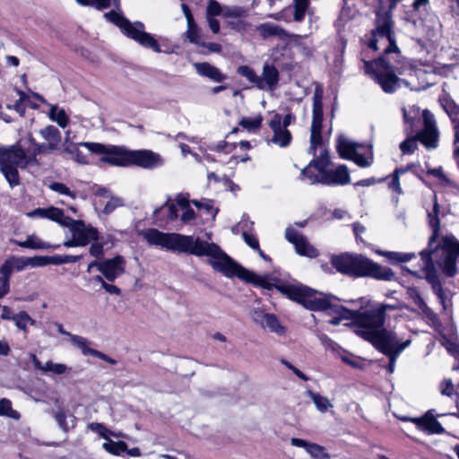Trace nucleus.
Instances as JSON below:
<instances>
[{"mask_svg": "<svg viewBox=\"0 0 459 459\" xmlns=\"http://www.w3.org/2000/svg\"><path fill=\"white\" fill-rule=\"evenodd\" d=\"M144 238L149 244L160 246L172 252L212 257L210 264L213 270L225 277L230 279L236 277L246 283L267 290L275 289L290 300L310 311L330 312L333 308V301L338 299L332 294L320 292L301 283L291 284L277 277H271L270 274L260 276L236 262L217 244L209 243L200 238H195L193 236L179 233H165L157 229H149Z\"/></svg>", "mask_w": 459, "mask_h": 459, "instance_id": "f257e3e1", "label": "nucleus"}, {"mask_svg": "<svg viewBox=\"0 0 459 459\" xmlns=\"http://www.w3.org/2000/svg\"><path fill=\"white\" fill-rule=\"evenodd\" d=\"M439 205L434 196L432 212L428 213L429 223L432 234L429 238L428 247L420 251V264L419 270H411L403 266L411 273L425 277L431 284L444 310L452 307V294L441 286L437 270L447 277H454L458 273L459 242L452 236L440 235V222L437 218Z\"/></svg>", "mask_w": 459, "mask_h": 459, "instance_id": "f03ea898", "label": "nucleus"}, {"mask_svg": "<svg viewBox=\"0 0 459 459\" xmlns=\"http://www.w3.org/2000/svg\"><path fill=\"white\" fill-rule=\"evenodd\" d=\"M79 146L87 148L91 153L103 154L100 160L115 167H139L152 169L162 165L160 155L147 149L128 150L123 146H106L93 142L70 143L63 152L72 155L75 162L82 165L89 163V157L79 149Z\"/></svg>", "mask_w": 459, "mask_h": 459, "instance_id": "7ed1b4c3", "label": "nucleus"}, {"mask_svg": "<svg viewBox=\"0 0 459 459\" xmlns=\"http://www.w3.org/2000/svg\"><path fill=\"white\" fill-rule=\"evenodd\" d=\"M403 120L411 127L403 141V154L413 153L420 143L427 150L438 146L439 130L435 116L428 109L422 112L413 107L408 113L403 112Z\"/></svg>", "mask_w": 459, "mask_h": 459, "instance_id": "20e7f679", "label": "nucleus"}, {"mask_svg": "<svg viewBox=\"0 0 459 459\" xmlns=\"http://www.w3.org/2000/svg\"><path fill=\"white\" fill-rule=\"evenodd\" d=\"M332 266L340 273L352 278H372L391 281L394 275L389 267H383L368 257L357 253H341L332 255Z\"/></svg>", "mask_w": 459, "mask_h": 459, "instance_id": "39448f33", "label": "nucleus"}, {"mask_svg": "<svg viewBox=\"0 0 459 459\" xmlns=\"http://www.w3.org/2000/svg\"><path fill=\"white\" fill-rule=\"evenodd\" d=\"M104 17L118 27L126 37L134 40L143 48L152 49L155 53L162 52L159 41L144 30L145 27L142 22L132 23L126 17L114 10L105 13Z\"/></svg>", "mask_w": 459, "mask_h": 459, "instance_id": "423d86ee", "label": "nucleus"}, {"mask_svg": "<svg viewBox=\"0 0 459 459\" xmlns=\"http://www.w3.org/2000/svg\"><path fill=\"white\" fill-rule=\"evenodd\" d=\"M0 164L25 169L29 165H39V160L25 136L9 147H0Z\"/></svg>", "mask_w": 459, "mask_h": 459, "instance_id": "0eeeda50", "label": "nucleus"}, {"mask_svg": "<svg viewBox=\"0 0 459 459\" xmlns=\"http://www.w3.org/2000/svg\"><path fill=\"white\" fill-rule=\"evenodd\" d=\"M39 134L46 143L37 142L31 133L26 135V143L30 144L36 157L39 155L52 154L60 149L62 134L56 126L48 125L41 128Z\"/></svg>", "mask_w": 459, "mask_h": 459, "instance_id": "6e6552de", "label": "nucleus"}, {"mask_svg": "<svg viewBox=\"0 0 459 459\" xmlns=\"http://www.w3.org/2000/svg\"><path fill=\"white\" fill-rule=\"evenodd\" d=\"M397 308V306L380 304L368 309H359L354 325L361 328L359 331H370L384 326L385 323L386 310Z\"/></svg>", "mask_w": 459, "mask_h": 459, "instance_id": "1a4fd4ad", "label": "nucleus"}, {"mask_svg": "<svg viewBox=\"0 0 459 459\" xmlns=\"http://www.w3.org/2000/svg\"><path fill=\"white\" fill-rule=\"evenodd\" d=\"M324 111H323V90L316 86L313 95V110L310 134V152L316 154L317 147L323 143L322 127H323Z\"/></svg>", "mask_w": 459, "mask_h": 459, "instance_id": "9d476101", "label": "nucleus"}, {"mask_svg": "<svg viewBox=\"0 0 459 459\" xmlns=\"http://www.w3.org/2000/svg\"><path fill=\"white\" fill-rule=\"evenodd\" d=\"M356 333L385 355H389L391 352L397 351L400 344L394 342L392 333L384 326L370 331H356Z\"/></svg>", "mask_w": 459, "mask_h": 459, "instance_id": "9b49d317", "label": "nucleus"}, {"mask_svg": "<svg viewBox=\"0 0 459 459\" xmlns=\"http://www.w3.org/2000/svg\"><path fill=\"white\" fill-rule=\"evenodd\" d=\"M126 261L121 255L100 260V273L109 282L115 281L126 272Z\"/></svg>", "mask_w": 459, "mask_h": 459, "instance_id": "f8f14e48", "label": "nucleus"}, {"mask_svg": "<svg viewBox=\"0 0 459 459\" xmlns=\"http://www.w3.org/2000/svg\"><path fill=\"white\" fill-rule=\"evenodd\" d=\"M66 221L72 222L70 227L72 235L75 236V238L81 242L82 247H85L91 241H97L100 239V237L99 230L91 225L87 226L83 221L73 220L70 217H66Z\"/></svg>", "mask_w": 459, "mask_h": 459, "instance_id": "ddd939ff", "label": "nucleus"}, {"mask_svg": "<svg viewBox=\"0 0 459 459\" xmlns=\"http://www.w3.org/2000/svg\"><path fill=\"white\" fill-rule=\"evenodd\" d=\"M269 126L273 132L271 142L281 148L288 147L292 141V134L288 128L281 127V115L275 113L269 122Z\"/></svg>", "mask_w": 459, "mask_h": 459, "instance_id": "4468645a", "label": "nucleus"}, {"mask_svg": "<svg viewBox=\"0 0 459 459\" xmlns=\"http://www.w3.org/2000/svg\"><path fill=\"white\" fill-rule=\"evenodd\" d=\"M411 420L416 422L419 428L429 434H442L445 429L433 414V410L428 411L420 419H408L403 417V421Z\"/></svg>", "mask_w": 459, "mask_h": 459, "instance_id": "2eb2a0df", "label": "nucleus"}, {"mask_svg": "<svg viewBox=\"0 0 459 459\" xmlns=\"http://www.w3.org/2000/svg\"><path fill=\"white\" fill-rule=\"evenodd\" d=\"M30 218L40 217L51 220L55 222L59 223L62 226H69L66 221L64 211L60 208L49 206L47 208H36L27 213Z\"/></svg>", "mask_w": 459, "mask_h": 459, "instance_id": "dca6fc26", "label": "nucleus"}, {"mask_svg": "<svg viewBox=\"0 0 459 459\" xmlns=\"http://www.w3.org/2000/svg\"><path fill=\"white\" fill-rule=\"evenodd\" d=\"M351 182V177L346 165H339L335 169H329L322 177V184L332 186H345Z\"/></svg>", "mask_w": 459, "mask_h": 459, "instance_id": "f3484780", "label": "nucleus"}, {"mask_svg": "<svg viewBox=\"0 0 459 459\" xmlns=\"http://www.w3.org/2000/svg\"><path fill=\"white\" fill-rule=\"evenodd\" d=\"M178 218V209L174 204L170 203L169 197L163 205L156 208L153 211V219L160 226H161L162 224L172 222L176 221Z\"/></svg>", "mask_w": 459, "mask_h": 459, "instance_id": "a211bd4d", "label": "nucleus"}, {"mask_svg": "<svg viewBox=\"0 0 459 459\" xmlns=\"http://www.w3.org/2000/svg\"><path fill=\"white\" fill-rule=\"evenodd\" d=\"M280 80L279 71L273 65L265 63L263 66L262 76H260L261 83L257 84L259 90H264L266 87L269 90H275L278 86Z\"/></svg>", "mask_w": 459, "mask_h": 459, "instance_id": "6ab92c4d", "label": "nucleus"}, {"mask_svg": "<svg viewBox=\"0 0 459 459\" xmlns=\"http://www.w3.org/2000/svg\"><path fill=\"white\" fill-rule=\"evenodd\" d=\"M195 68L199 75L207 77L215 82H221L226 79V75L210 63H195Z\"/></svg>", "mask_w": 459, "mask_h": 459, "instance_id": "aec40b11", "label": "nucleus"}, {"mask_svg": "<svg viewBox=\"0 0 459 459\" xmlns=\"http://www.w3.org/2000/svg\"><path fill=\"white\" fill-rule=\"evenodd\" d=\"M360 145L354 142H350L343 136H339L336 140V151L340 158L350 160Z\"/></svg>", "mask_w": 459, "mask_h": 459, "instance_id": "412c9836", "label": "nucleus"}, {"mask_svg": "<svg viewBox=\"0 0 459 459\" xmlns=\"http://www.w3.org/2000/svg\"><path fill=\"white\" fill-rule=\"evenodd\" d=\"M262 316L263 320L261 325L263 327H267L271 332L278 334H283L285 333V327L281 325L276 315L264 313Z\"/></svg>", "mask_w": 459, "mask_h": 459, "instance_id": "4be33fe9", "label": "nucleus"}, {"mask_svg": "<svg viewBox=\"0 0 459 459\" xmlns=\"http://www.w3.org/2000/svg\"><path fill=\"white\" fill-rule=\"evenodd\" d=\"M260 35L264 39L277 36L280 39L287 37L286 31L280 26L271 23H263L258 27Z\"/></svg>", "mask_w": 459, "mask_h": 459, "instance_id": "5701e85b", "label": "nucleus"}, {"mask_svg": "<svg viewBox=\"0 0 459 459\" xmlns=\"http://www.w3.org/2000/svg\"><path fill=\"white\" fill-rule=\"evenodd\" d=\"M310 167L317 170L318 173L324 177L325 172H327V169L331 164V159L327 151H324L318 157L314 158L309 161Z\"/></svg>", "mask_w": 459, "mask_h": 459, "instance_id": "b1692460", "label": "nucleus"}, {"mask_svg": "<svg viewBox=\"0 0 459 459\" xmlns=\"http://www.w3.org/2000/svg\"><path fill=\"white\" fill-rule=\"evenodd\" d=\"M17 168L19 166L0 164V170L12 187L19 186L21 183Z\"/></svg>", "mask_w": 459, "mask_h": 459, "instance_id": "393cba45", "label": "nucleus"}, {"mask_svg": "<svg viewBox=\"0 0 459 459\" xmlns=\"http://www.w3.org/2000/svg\"><path fill=\"white\" fill-rule=\"evenodd\" d=\"M70 341L74 347L81 350L83 355L94 357L97 350L90 348L91 342L86 338L77 334H70Z\"/></svg>", "mask_w": 459, "mask_h": 459, "instance_id": "a878e982", "label": "nucleus"}, {"mask_svg": "<svg viewBox=\"0 0 459 459\" xmlns=\"http://www.w3.org/2000/svg\"><path fill=\"white\" fill-rule=\"evenodd\" d=\"M294 247L296 252L302 256L316 258L319 255L318 250L313 247L305 237L299 239Z\"/></svg>", "mask_w": 459, "mask_h": 459, "instance_id": "bb28decb", "label": "nucleus"}, {"mask_svg": "<svg viewBox=\"0 0 459 459\" xmlns=\"http://www.w3.org/2000/svg\"><path fill=\"white\" fill-rule=\"evenodd\" d=\"M358 313L359 309H350L342 305L334 303L333 305L332 310L328 312L329 315H340L342 320H351L353 325L355 324Z\"/></svg>", "mask_w": 459, "mask_h": 459, "instance_id": "cd10ccee", "label": "nucleus"}, {"mask_svg": "<svg viewBox=\"0 0 459 459\" xmlns=\"http://www.w3.org/2000/svg\"><path fill=\"white\" fill-rule=\"evenodd\" d=\"M48 116L49 118L56 122L61 128H65L69 125L70 118L63 108L52 106L49 109Z\"/></svg>", "mask_w": 459, "mask_h": 459, "instance_id": "c85d7f7f", "label": "nucleus"}, {"mask_svg": "<svg viewBox=\"0 0 459 459\" xmlns=\"http://www.w3.org/2000/svg\"><path fill=\"white\" fill-rule=\"evenodd\" d=\"M9 267L10 272L13 273L14 270L17 272L24 270L27 266H30L28 257L21 256L16 257L12 255L5 259L2 265H6Z\"/></svg>", "mask_w": 459, "mask_h": 459, "instance_id": "c756f323", "label": "nucleus"}, {"mask_svg": "<svg viewBox=\"0 0 459 459\" xmlns=\"http://www.w3.org/2000/svg\"><path fill=\"white\" fill-rule=\"evenodd\" d=\"M13 321L15 323L17 328L25 333L28 331V324L34 325L36 323V321L24 310L13 315Z\"/></svg>", "mask_w": 459, "mask_h": 459, "instance_id": "7c9ffc66", "label": "nucleus"}, {"mask_svg": "<svg viewBox=\"0 0 459 459\" xmlns=\"http://www.w3.org/2000/svg\"><path fill=\"white\" fill-rule=\"evenodd\" d=\"M0 296L4 298L10 291V279L12 276V273L7 264L0 266Z\"/></svg>", "mask_w": 459, "mask_h": 459, "instance_id": "2f4dec72", "label": "nucleus"}, {"mask_svg": "<svg viewBox=\"0 0 459 459\" xmlns=\"http://www.w3.org/2000/svg\"><path fill=\"white\" fill-rule=\"evenodd\" d=\"M262 123L263 117L259 114L255 117H242L238 122V126L248 132H255L262 127Z\"/></svg>", "mask_w": 459, "mask_h": 459, "instance_id": "473e14b6", "label": "nucleus"}, {"mask_svg": "<svg viewBox=\"0 0 459 459\" xmlns=\"http://www.w3.org/2000/svg\"><path fill=\"white\" fill-rule=\"evenodd\" d=\"M294 14L293 20L300 22L305 19L307 11L310 5V0H293Z\"/></svg>", "mask_w": 459, "mask_h": 459, "instance_id": "72a5a7b5", "label": "nucleus"}, {"mask_svg": "<svg viewBox=\"0 0 459 459\" xmlns=\"http://www.w3.org/2000/svg\"><path fill=\"white\" fill-rule=\"evenodd\" d=\"M103 448L113 455H120L127 450V444L125 441H113L108 439L103 444Z\"/></svg>", "mask_w": 459, "mask_h": 459, "instance_id": "f704fd0d", "label": "nucleus"}, {"mask_svg": "<svg viewBox=\"0 0 459 459\" xmlns=\"http://www.w3.org/2000/svg\"><path fill=\"white\" fill-rule=\"evenodd\" d=\"M408 294L410 297L414 300L415 304L420 307L422 308L423 311H425L426 315L429 318L430 321L434 324L437 321V316L435 314H433L425 305L423 299L420 298L417 290L413 289L408 290Z\"/></svg>", "mask_w": 459, "mask_h": 459, "instance_id": "c9c22d12", "label": "nucleus"}, {"mask_svg": "<svg viewBox=\"0 0 459 459\" xmlns=\"http://www.w3.org/2000/svg\"><path fill=\"white\" fill-rule=\"evenodd\" d=\"M237 73L240 76L247 78L250 82L254 83L257 88V84L261 83L260 76H258L255 70L248 65H240L237 68Z\"/></svg>", "mask_w": 459, "mask_h": 459, "instance_id": "e433bc0d", "label": "nucleus"}, {"mask_svg": "<svg viewBox=\"0 0 459 459\" xmlns=\"http://www.w3.org/2000/svg\"><path fill=\"white\" fill-rule=\"evenodd\" d=\"M401 173H402V167L396 168L394 170V172L391 176V178L388 182V188L391 189L392 191L395 192V194H396V196H395V204H398V201H399L398 195L401 192V189H400V174Z\"/></svg>", "mask_w": 459, "mask_h": 459, "instance_id": "4c0bfd02", "label": "nucleus"}, {"mask_svg": "<svg viewBox=\"0 0 459 459\" xmlns=\"http://www.w3.org/2000/svg\"><path fill=\"white\" fill-rule=\"evenodd\" d=\"M299 178L302 180L307 178L311 184L322 183V176L314 172V169L310 167V163L301 169Z\"/></svg>", "mask_w": 459, "mask_h": 459, "instance_id": "58836bf2", "label": "nucleus"}, {"mask_svg": "<svg viewBox=\"0 0 459 459\" xmlns=\"http://www.w3.org/2000/svg\"><path fill=\"white\" fill-rule=\"evenodd\" d=\"M16 244L21 247L31 249H46L50 246L41 240H36L32 237H28L24 241H16Z\"/></svg>", "mask_w": 459, "mask_h": 459, "instance_id": "ea45409f", "label": "nucleus"}, {"mask_svg": "<svg viewBox=\"0 0 459 459\" xmlns=\"http://www.w3.org/2000/svg\"><path fill=\"white\" fill-rule=\"evenodd\" d=\"M308 393L315 405L320 411L325 412L329 409L331 403L327 397H324L321 394L314 393L312 391H309Z\"/></svg>", "mask_w": 459, "mask_h": 459, "instance_id": "a19ab883", "label": "nucleus"}, {"mask_svg": "<svg viewBox=\"0 0 459 459\" xmlns=\"http://www.w3.org/2000/svg\"><path fill=\"white\" fill-rule=\"evenodd\" d=\"M307 452L314 459H331L330 455L325 451V448L316 443H311Z\"/></svg>", "mask_w": 459, "mask_h": 459, "instance_id": "79ce46f5", "label": "nucleus"}, {"mask_svg": "<svg viewBox=\"0 0 459 459\" xmlns=\"http://www.w3.org/2000/svg\"><path fill=\"white\" fill-rule=\"evenodd\" d=\"M186 37L191 43L200 44L199 28L195 20L187 22Z\"/></svg>", "mask_w": 459, "mask_h": 459, "instance_id": "37998d69", "label": "nucleus"}, {"mask_svg": "<svg viewBox=\"0 0 459 459\" xmlns=\"http://www.w3.org/2000/svg\"><path fill=\"white\" fill-rule=\"evenodd\" d=\"M50 188L53 190V191H56L61 195H67L73 199H75L76 198V193L70 190V188L65 185L64 183H61V182H54L50 185Z\"/></svg>", "mask_w": 459, "mask_h": 459, "instance_id": "c03bdc74", "label": "nucleus"}, {"mask_svg": "<svg viewBox=\"0 0 459 459\" xmlns=\"http://www.w3.org/2000/svg\"><path fill=\"white\" fill-rule=\"evenodd\" d=\"M222 13L221 5L216 0H210L206 8V16H219Z\"/></svg>", "mask_w": 459, "mask_h": 459, "instance_id": "a18cd8bd", "label": "nucleus"}, {"mask_svg": "<svg viewBox=\"0 0 459 459\" xmlns=\"http://www.w3.org/2000/svg\"><path fill=\"white\" fill-rule=\"evenodd\" d=\"M242 238L245 243L254 250H259V240L256 236L249 234L247 230L242 232Z\"/></svg>", "mask_w": 459, "mask_h": 459, "instance_id": "49530a36", "label": "nucleus"}, {"mask_svg": "<svg viewBox=\"0 0 459 459\" xmlns=\"http://www.w3.org/2000/svg\"><path fill=\"white\" fill-rule=\"evenodd\" d=\"M285 238L290 243L295 246L299 239H302L304 238V236L301 235L292 227H288L285 230Z\"/></svg>", "mask_w": 459, "mask_h": 459, "instance_id": "de8ad7c7", "label": "nucleus"}, {"mask_svg": "<svg viewBox=\"0 0 459 459\" xmlns=\"http://www.w3.org/2000/svg\"><path fill=\"white\" fill-rule=\"evenodd\" d=\"M54 417H55L56 420L57 421L59 427L65 432H67L69 428H68V424L66 422V418H67L66 412L62 409L58 410L57 411L55 412Z\"/></svg>", "mask_w": 459, "mask_h": 459, "instance_id": "09e8293b", "label": "nucleus"}, {"mask_svg": "<svg viewBox=\"0 0 459 459\" xmlns=\"http://www.w3.org/2000/svg\"><path fill=\"white\" fill-rule=\"evenodd\" d=\"M90 255L96 257L100 258L104 255V244L101 242L94 241L89 249Z\"/></svg>", "mask_w": 459, "mask_h": 459, "instance_id": "8fccbe9b", "label": "nucleus"}, {"mask_svg": "<svg viewBox=\"0 0 459 459\" xmlns=\"http://www.w3.org/2000/svg\"><path fill=\"white\" fill-rule=\"evenodd\" d=\"M30 266L31 267H43L48 264L47 255H35L33 257H28Z\"/></svg>", "mask_w": 459, "mask_h": 459, "instance_id": "3c124183", "label": "nucleus"}, {"mask_svg": "<svg viewBox=\"0 0 459 459\" xmlns=\"http://www.w3.org/2000/svg\"><path fill=\"white\" fill-rule=\"evenodd\" d=\"M88 427L91 430L99 433L102 437L108 438L107 436L108 429L102 423L92 422Z\"/></svg>", "mask_w": 459, "mask_h": 459, "instance_id": "603ef678", "label": "nucleus"}, {"mask_svg": "<svg viewBox=\"0 0 459 459\" xmlns=\"http://www.w3.org/2000/svg\"><path fill=\"white\" fill-rule=\"evenodd\" d=\"M196 217V213L190 206L188 208L184 209V212L181 215V221L185 224L190 223Z\"/></svg>", "mask_w": 459, "mask_h": 459, "instance_id": "864d4df0", "label": "nucleus"}, {"mask_svg": "<svg viewBox=\"0 0 459 459\" xmlns=\"http://www.w3.org/2000/svg\"><path fill=\"white\" fill-rule=\"evenodd\" d=\"M441 394L446 396H452L454 394V385L451 379L444 380L440 385Z\"/></svg>", "mask_w": 459, "mask_h": 459, "instance_id": "5fc2aeb1", "label": "nucleus"}, {"mask_svg": "<svg viewBox=\"0 0 459 459\" xmlns=\"http://www.w3.org/2000/svg\"><path fill=\"white\" fill-rule=\"evenodd\" d=\"M350 160L353 161L360 168H367L370 166V162L368 160V159L363 154H360L358 152H356L354 156H352V159H351Z\"/></svg>", "mask_w": 459, "mask_h": 459, "instance_id": "6e6d98bb", "label": "nucleus"}, {"mask_svg": "<svg viewBox=\"0 0 459 459\" xmlns=\"http://www.w3.org/2000/svg\"><path fill=\"white\" fill-rule=\"evenodd\" d=\"M13 412L12 403L6 398L0 400V414L11 416Z\"/></svg>", "mask_w": 459, "mask_h": 459, "instance_id": "4d7b16f0", "label": "nucleus"}, {"mask_svg": "<svg viewBox=\"0 0 459 459\" xmlns=\"http://www.w3.org/2000/svg\"><path fill=\"white\" fill-rule=\"evenodd\" d=\"M342 360L353 368L362 369L364 368V363L360 359H355L349 356H342Z\"/></svg>", "mask_w": 459, "mask_h": 459, "instance_id": "13d9d810", "label": "nucleus"}, {"mask_svg": "<svg viewBox=\"0 0 459 459\" xmlns=\"http://www.w3.org/2000/svg\"><path fill=\"white\" fill-rule=\"evenodd\" d=\"M189 195L186 194V195H184L182 193L178 194L177 196H176V202H177V204L182 209H186V208H188L190 206V204H191V201L189 200Z\"/></svg>", "mask_w": 459, "mask_h": 459, "instance_id": "bf43d9fd", "label": "nucleus"}, {"mask_svg": "<svg viewBox=\"0 0 459 459\" xmlns=\"http://www.w3.org/2000/svg\"><path fill=\"white\" fill-rule=\"evenodd\" d=\"M402 351V344H399L398 345V350L397 351H394L393 352H391L389 355H386L389 359V363H388V366H387V369L389 372H393L394 371V364H395V360L400 353V351Z\"/></svg>", "mask_w": 459, "mask_h": 459, "instance_id": "052dcab7", "label": "nucleus"}, {"mask_svg": "<svg viewBox=\"0 0 459 459\" xmlns=\"http://www.w3.org/2000/svg\"><path fill=\"white\" fill-rule=\"evenodd\" d=\"M445 346L447 351L453 356H459V343L452 340H446Z\"/></svg>", "mask_w": 459, "mask_h": 459, "instance_id": "680f3d73", "label": "nucleus"}, {"mask_svg": "<svg viewBox=\"0 0 459 459\" xmlns=\"http://www.w3.org/2000/svg\"><path fill=\"white\" fill-rule=\"evenodd\" d=\"M207 214L211 215V217L214 220L219 210L213 207L212 200H206L203 205V208Z\"/></svg>", "mask_w": 459, "mask_h": 459, "instance_id": "e2e57ef3", "label": "nucleus"}, {"mask_svg": "<svg viewBox=\"0 0 459 459\" xmlns=\"http://www.w3.org/2000/svg\"><path fill=\"white\" fill-rule=\"evenodd\" d=\"M229 143L226 141H220L217 144L214 146H210V149L212 151H215L217 152H224V153H230V150H228Z\"/></svg>", "mask_w": 459, "mask_h": 459, "instance_id": "0e129e2a", "label": "nucleus"}, {"mask_svg": "<svg viewBox=\"0 0 459 459\" xmlns=\"http://www.w3.org/2000/svg\"><path fill=\"white\" fill-rule=\"evenodd\" d=\"M197 46H201V47H204V48H208V50L210 52H212V53H219L221 51V46L219 44V43H216V42H204V41H200V44H198Z\"/></svg>", "mask_w": 459, "mask_h": 459, "instance_id": "69168bd1", "label": "nucleus"}, {"mask_svg": "<svg viewBox=\"0 0 459 459\" xmlns=\"http://www.w3.org/2000/svg\"><path fill=\"white\" fill-rule=\"evenodd\" d=\"M352 226H353V232H354L356 240L358 242L359 241L363 242V239L360 237V235L366 231V227L364 225L360 224L359 222H355V223H353Z\"/></svg>", "mask_w": 459, "mask_h": 459, "instance_id": "338daca9", "label": "nucleus"}, {"mask_svg": "<svg viewBox=\"0 0 459 459\" xmlns=\"http://www.w3.org/2000/svg\"><path fill=\"white\" fill-rule=\"evenodd\" d=\"M206 19L212 32L217 34L220 31V22L213 16H206Z\"/></svg>", "mask_w": 459, "mask_h": 459, "instance_id": "774afa93", "label": "nucleus"}]
</instances>
